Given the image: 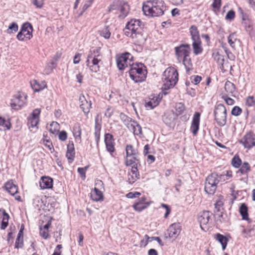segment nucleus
<instances>
[{
  "label": "nucleus",
  "instance_id": "obj_1",
  "mask_svg": "<svg viewBox=\"0 0 255 255\" xmlns=\"http://www.w3.org/2000/svg\"><path fill=\"white\" fill-rule=\"evenodd\" d=\"M143 27V24L141 20L131 19L127 23L124 31L125 35L131 38L134 42L141 44L145 41V37L142 33Z\"/></svg>",
  "mask_w": 255,
  "mask_h": 255
},
{
  "label": "nucleus",
  "instance_id": "obj_2",
  "mask_svg": "<svg viewBox=\"0 0 255 255\" xmlns=\"http://www.w3.org/2000/svg\"><path fill=\"white\" fill-rule=\"evenodd\" d=\"M166 9L164 2L161 0L148 1L146 4H143L142 10L146 15L159 16L164 13Z\"/></svg>",
  "mask_w": 255,
  "mask_h": 255
},
{
  "label": "nucleus",
  "instance_id": "obj_3",
  "mask_svg": "<svg viewBox=\"0 0 255 255\" xmlns=\"http://www.w3.org/2000/svg\"><path fill=\"white\" fill-rule=\"evenodd\" d=\"M100 50V47H97L89 52L86 63L92 72L96 73L100 71V63H102V58Z\"/></svg>",
  "mask_w": 255,
  "mask_h": 255
},
{
  "label": "nucleus",
  "instance_id": "obj_4",
  "mask_svg": "<svg viewBox=\"0 0 255 255\" xmlns=\"http://www.w3.org/2000/svg\"><path fill=\"white\" fill-rule=\"evenodd\" d=\"M162 79L163 82L162 91L168 90L173 88L177 83L178 73L174 68L168 67L163 72Z\"/></svg>",
  "mask_w": 255,
  "mask_h": 255
},
{
  "label": "nucleus",
  "instance_id": "obj_5",
  "mask_svg": "<svg viewBox=\"0 0 255 255\" xmlns=\"http://www.w3.org/2000/svg\"><path fill=\"white\" fill-rule=\"evenodd\" d=\"M214 114L215 120L219 126H225L227 122V110L225 106L219 104L215 108Z\"/></svg>",
  "mask_w": 255,
  "mask_h": 255
},
{
  "label": "nucleus",
  "instance_id": "obj_6",
  "mask_svg": "<svg viewBox=\"0 0 255 255\" xmlns=\"http://www.w3.org/2000/svg\"><path fill=\"white\" fill-rule=\"evenodd\" d=\"M127 159L126 164L127 166H130L138 161V152L137 149L134 148L131 144H128L126 148Z\"/></svg>",
  "mask_w": 255,
  "mask_h": 255
},
{
  "label": "nucleus",
  "instance_id": "obj_7",
  "mask_svg": "<svg viewBox=\"0 0 255 255\" xmlns=\"http://www.w3.org/2000/svg\"><path fill=\"white\" fill-rule=\"evenodd\" d=\"M26 101V96L23 93L18 92L11 100V107L12 109L18 110L24 106Z\"/></svg>",
  "mask_w": 255,
  "mask_h": 255
},
{
  "label": "nucleus",
  "instance_id": "obj_8",
  "mask_svg": "<svg viewBox=\"0 0 255 255\" xmlns=\"http://www.w3.org/2000/svg\"><path fill=\"white\" fill-rule=\"evenodd\" d=\"M212 213L209 211H203L200 213L198 220L202 230L206 231L208 230L207 225L211 221Z\"/></svg>",
  "mask_w": 255,
  "mask_h": 255
},
{
  "label": "nucleus",
  "instance_id": "obj_9",
  "mask_svg": "<svg viewBox=\"0 0 255 255\" xmlns=\"http://www.w3.org/2000/svg\"><path fill=\"white\" fill-rule=\"evenodd\" d=\"M181 231V227L179 223L171 224L167 230L165 234V238H169L175 240L180 234Z\"/></svg>",
  "mask_w": 255,
  "mask_h": 255
},
{
  "label": "nucleus",
  "instance_id": "obj_10",
  "mask_svg": "<svg viewBox=\"0 0 255 255\" xmlns=\"http://www.w3.org/2000/svg\"><path fill=\"white\" fill-rule=\"evenodd\" d=\"M132 58V56L129 53H125L116 59L118 68L120 70H123L128 67V65H131L128 60Z\"/></svg>",
  "mask_w": 255,
  "mask_h": 255
},
{
  "label": "nucleus",
  "instance_id": "obj_11",
  "mask_svg": "<svg viewBox=\"0 0 255 255\" xmlns=\"http://www.w3.org/2000/svg\"><path fill=\"white\" fill-rule=\"evenodd\" d=\"M240 142L245 148L251 149L255 146V134L252 131L248 132Z\"/></svg>",
  "mask_w": 255,
  "mask_h": 255
},
{
  "label": "nucleus",
  "instance_id": "obj_12",
  "mask_svg": "<svg viewBox=\"0 0 255 255\" xmlns=\"http://www.w3.org/2000/svg\"><path fill=\"white\" fill-rule=\"evenodd\" d=\"M145 68V66L141 63H133L130 65V68L128 71L129 74H133L140 75L144 74L145 76H146L147 71Z\"/></svg>",
  "mask_w": 255,
  "mask_h": 255
},
{
  "label": "nucleus",
  "instance_id": "obj_13",
  "mask_svg": "<svg viewBox=\"0 0 255 255\" xmlns=\"http://www.w3.org/2000/svg\"><path fill=\"white\" fill-rule=\"evenodd\" d=\"M40 112V109H35L33 111L31 115L27 118V125L29 128L36 127L39 123Z\"/></svg>",
  "mask_w": 255,
  "mask_h": 255
},
{
  "label": "nucleus",
  "instance_id": "obj_14",
  "mask_svg": "<svg viewBox=\"0 0 255 255\" xmlns=\"http://www.w3.org/2000/svg\"><path fill=\"white\" fill-rule=\"evenodd\" d=\"M200 114L199 112H196L194 115L193 120L190 127V131L194 135H196L199 129Z\"/></svg>",
  "mask_w": 255,
  "mask_h": 255
},
{
  "label": "nucleus",
  "instance_id": "obj_15",
  "mask_svg": "<svg viewBox=\"0 0 255 255\" xmlns=\"http://www.w3.org/2000/svg\"><path fill=\"white\" fill-rule=\"evenodd\" d=\"M175 53L178 56H183V58L189 57L190 53V45L188 44H181L175 48Z\"/></svg>",
  "mask_w": 255,
  "mask_h": 255
},
{
  "label": "nucleus",
  "instance_id": "obj_16",
  "mask_svg": "<svg viewBox=\"0 0 255 255\" xmlns=\"http://www.w3.org/2000/svg\"><path fill=\"white\" fill-rule=\"evenodd\" d=\"M80 107L85 115H87L91 108L92 103L91 101H88L83 95L79 96Z\"/></svg>",
  "mask_w": 255,
  "mask_h": 255
},
{
  "label": "nucleus",
  "instance_id": "obj_17",
  "mask_svg": "<svg viewBox=\"0 0 255 255\" xmlns=\"http://www.w3.org/2000/svg\"><path fill=\"white\" fill-rule=\"evenodd\" d=\"M105 142L107 150L110 153L115 151V142L113 136L110 133H106L105 134Z\"/></svg>",
  "mask_w": 255,
  "mask_h": 255
},
{
  "label": "nucleus",
  "instance_id": "obj_18",
  "mask_svg": "<svg viewBox=\"0 0 255 255\" xmlns=\"http://www.w3.org/2000/svg\"><path fill=\"white\" fill-rule=\"evenodd\" d=\"M39 185L42 189H51L53 187V179L48 176L42 177L39 181Z\"/></svg>",
  "mask_w": 255,
  "mask_h": 255
},
{
  "label": "nucleus",
  "instance_id": "obj_19",
  "mask_svg": "<svg viewBox=\"0 0 255 255\" xmlns=\"http://www.w3.org/2000/svg\"><path fill=\"white\" fill-rule=\"evenodd\" d=\"M33 30L31 24L29 22H26L22 25L20 31L23 33L26 36V39L29 40L32 37Z\"/></svg>",
  "mask_w": 255,
  "mask_h": 255
},
{
  "label": "nucleus",
  "instance_id": "obj_20",
  "mask_svg": "<svg viewBox=\"0 0 255 255\" xmlns=\"http://www.w3.org/2000/svg\"><path fill=\"white\" fill-rule=\"evenodd\" d=\"M130 123L127 127L128 129L132 131L134 135L139 136L142 135V128L138 123L134 120L133 122H130Z\"/></svg>",
  "mask_w": 255,
  "mask_h": 255
},
{
  "label": "nucleus",
  "instance_id": "obj_21",
  "mask_svg": "<svg viewBox=\"0 0 255 255\" xmlns=\"http://www.w3.org/2000/svg\"><path fill=\"white\" fill-rule=\"evenodd\" d=\"M212 56L214 60L217 62L218 64L220 66V69L222 70L224 69V56L221 53L220 51H217L213 53Z\"/></svg>",
  "mask_w": 255,
  "mask_h": 255
},
{
  "label": "nucleus",
  "instance_id": "obj_22",
  "mask_svg": "<svg viewBox=\"0 0 255 255\" xmlns=\"http://www.w3.org/2000/svg\"><path fill=\"white\" fill-rule=\"evenodd\" d=\"M66 157L69 160V162H71L74 160L75 157V148L74 143L72 141H69L67 144Z\"/></svg>",
  "mask_w": 255,
  "mask_h": 255
},
{
  "label": "nucleus",
  "instance_id": "obj_23",
  "mask_svg": "<svg viewBox=\"0 0 255 255\" xmlns=\"http://www.w3.org/2000/svg\"><path fill=\"white\" fill-rule=\"evenodd\" d=\"M119 10L121 12L119 17L123 19L127 16L129 11V5L126 2H121L119 5Z\"/></svg>",
  "mask_w": 255,
  "mask_h": 255
},
{
  "label": "nucleus",
  "instance_id": "obj_24",
  "mask_svg": "<svg viewBox=\"0 0 255 255\" xmlns=\"http://www.w3.org/2000/svg\"><path fill=\"white\" fill-rule=\"evenodd\" d=\"M227 95L235 97L236 87L234 84L229 81L226 82L224 87Z\"/></svg>",
  "mask_w": 255,
  "mask_h": 255
},
{
  "label": "nucleus",
  "instance_id": "obj_25",
  "mask_svg": "<svg viewBox=\"0 0 255 255\" xmlns=\"http://www.w3.org/2000/svg\"><path fill=\"white\" fill-rule=\"evenodd\" d=\"M251 166L247 162H244L241 166L240 168L237 172L238 174L245 175L246 178L248 177V173L251 171Z\"/></svg>",
  "mask_w": 255,
  "mask_h": 255
},
{
  "label": "nucleus",
  "instance_id": "obj_26",
  "mask_svg": "<svg viewBox=\"0 0 255 255\" xmlns=\"http://www.w3.org/2000/svg\"><path fill=\"white\" fill-rule=\"evenodd\" d=\"M91 199L94 201H103L104 199L102 192L98 188H95L94 191L91 193Z\"/></svg>",
  "mask_w": 255,
  "mask_h": 255
},
{
  "label": "nucleus",
  "instance_id": "obj_27",
  "mask_svg": "<svg viewBox=\"0 0 255 255\" xmlns=\"http://www.w3.org/2000/svg\"><path fill=\"white\" fill-rule=\"evenodd\" d=\"M5 189L11 195H14L18 191L17 186L10 181L7 182L4 186Z\"/></svg>",
  "mask_w": 255,
  "mask_h": 255
},
{
  "label": "nucleus",
  "instance_id": "obj_28",
  "mask_svg": "<svg viewBox=\"0 0 255 255\" xmlns=\"http://www.w3.org/2000/svg\"><path fill=\"white\" fill-rule=\"evenodd\" d=\"M232 177V172L231 170L223 171L221 174L218 173V180L220 182H224Z\"/></svg>",
  "mask_w": 255,
  "mask_h": 255
},
{
  "label": "nucleus",
  "instance_id": "obj_29",
  "mask_svg": "<svg viewBox=\"0 0 255 255\" xmlns=\"http://www.w3.org/2000/svg\"><path fill=\"white\" fill-rule=\"evenodd\" d=\"M192 46L193 48V52L195 55H198L202 52L203 48L201 46V39L193 41Z\"/></svg>",
  "mask_w": 255,
  "mask_h": 255
},
{
  "label": "nucleus",
  "instance_id": "obj_30",
  "mask_svg": "<svg viewBox=\"0 0 255 255\" xmlns=\"http://www.w3.org/2000/svg\"><path fill=\"white\" fill-rule=\"evenodd\" d=\"M215 239L222 245V249L224 250L227 247L228 239L220 233H217L215 235Z\"/></svg>",
  "mask_w": 255,
  "mask_h": 255
},
{
  "label": "nucleus",
  "instance_id": "obj_31",
  "mask_svg": "<svg viewBox=\"0 0 255 255\" xmlns=\"http://www.w3.org/2000/svg\"><path fill=\"white\" fill-rule=\"evenodd\" d=\"M239 211L242 217V219L244 220H248L249 214H248V207L245 203L241 204L240 208Z\"/></svg>",
  "mask_w": 255,
  "mask_h": 255
},
{
  "label": "nucleus",
  "instance_id": "obj_32",
  "mask_svg": "<svg viewBox=\"0 0 255 255\" xmlns=\"http://www.w3.org/2000/svg\"><path fill=\"white\" fill-rule=\"evenodd\" d=\"M190 33L192 41L200 40L199 32L197 26L192 25L190 28Z\"/></svg>",
  "mask_w": 255,
  "mask_h": 255
},
{
  "label": "nucleus",
  "instance_id": "obj_33",
  "mask_svg": "<svg viewBox=\"0 0 255 255\" xmlns=\"http://www.w3.org/2000/svg\"><path fill=\"white\" fill-rule=\"evenodd\" d=\"M217 185L214 183H205V191L208 194L213 195L215 192Z\"/></svg>",
  "mask_w": 255,
  "mask_h": 255
},
{
  "label": "nucleus",
  "instance_id": "obj_34",
  "mask_svg": "<svg viewBox=\"0 0 255 255\" xmlns=\"http://www.w3.org/2000/svg\"><path fill=\"white\" fill-rule=\"evenodd\" d=\"M240 40L237 38V35L235 33H232L229 35L228 37V42L230 45L233 49L236 48V43L237 42H239Z\"/></svg>",
  "mask_w": 255,
  "mask_h": 255
},
{
  "label": "nucleus",
  "instance_id": "obj_35",
  "mask_svg": "<svg viewBox=\"0 0 255 255\" xmlns=\"http://www.w3.org/2000/svg\"><path fill=\"white\" fill-rule=\"evenodd\" d=\"M218 173L217 172H213L211 174L209 175L206 179V183H214L217 185L219 183V180H218Z\"/></svg>",
  "mask_w": 255,
  "mask_h": 255
},
{
  "label": "nucleus",
  "instance_id": "obj_36",
  "mask_svg": "<svg viewBox=\"0 0 255 255\" xmlns=\"http://www.w3.org/2000/svg\"><path fill=\"white\" fill-rule=\"evenodd\" d=\"M183 64L185 67L187 73L190 74V71L192 70V64L189 56L183 58Z\"/></svg>",
  "mask_w": 255,
  "mask_h": 255
},
{
  "label": "nucleus",
  "instance_id": "obj_37",
  "mask_svg": "<svg viewBox=\"0 0 255 255\" xmlns=\"http://www.w3.org/2000/svg\"><path fill=\"white\" fill-rule=\"evenodd\" d=\"M2 220L1 224L0 229L1 230H4L8 225V220L9 216L8 214L5 212V210H2Z\"/></svg>",
  "mask_w": 255,
  "mask_h": 255
},
{
  "label": "nucleus",
  "instance_id": "obj_38",
  "mask_svg": "<svg viewBox=\"0 0 255 255\" xmlns=\"http://www.w3.org/2000/svg\"><path fill=\"white\" fill-rule=\"evenodd\" d=\"M31 86L32 89L35 92H39L43 90L44 88L46 87V85L45 82H44L43 85H41L39 84L36 80H33V81L31 82Z\"/></svg>",
  "mask_w": 255,
  "mask_h": 255
},
{
  "label": "nucleus",
  "instance_id": "obj_39",
  "mask_svg": "<svg viewBox=\"0 0 255 255\" xmlns=\"http://www.w3.org/2000/svg\"><path fill=\"white\" fill-rule=\"evenodd\" d=\"M159 103V101L157 98L156 99L153 98L145 103V107L147 110H151L158 105Z\"/></svg>",
  "mask_w": 255,
  "mask_h": 255
},
{
  "label": "nucleus",
  "instance_id": "obj_40",
  "mask_svg": "<svg viewBox=\"0 0 255 255\" xmlns=\"http://www.w3.org/2000/svg\"><path fill=\"white\" fill-rule=\"evenodd\" d=\"M150 205V202H146L145 204H143L137 202L133 205V208L135 211L141 212L143 210L146 209Z\"/></svg>",
  "mask_w": 255,
  "mask_h": 255
},
{
  "label": "nucleus",
  "instance_id": "obj_41",
  "mask_svg": "<svg viewBox=\"0 0 255 255\" xmlns=\"http://www.w3.org/2000/svg\"><path fill=\"white\" fill-rule=\"evenodd\" d=\"M130 78L134 81L135 83H141L143 82L146 78L144 74L141 75L137 74H129Z\"/></svg>",
  "mask_w": 255,
  "mask_h": 255
},
{
  "label": "nucleus",
  "instance_id": "obj_42",
  "mask_svg": "<svg viewBox=\"0 0 255 255\" xmlns=\"http://www.w3.org/2000/svg\"><path fill=\"white\" fill-rule=\"evenodd\" d=\"M175 114L176 116L181 115L185 110V107L182 103H177L175 105Z\"/></svg>",
  "mask_w": 255,
  "mask_h": 255
},
{
  "label": "nucleus",
  "instance_id": "obj_43",
  "mask_svg": "<svg viewBox=\"0 0 255 255\" xmlns=\"http://www.w3.org/2000/svg\"><path fill=\"white\" fill-rule=\"evenodd\" d=\"M0 126L5 128L4 130L10 129L11 127L10 120L9 119L6 120L4 118L0 117Z\"/></svg>",
  "mask_w": 255,
  "mask_h": 255
},
{
  "label": "nucleus",
  "instance_id": "obj_44",
  "mask_svg": "<svg viewBox=\"0 0 255 255\" xmlns=\"http://www.w3.org/2000/svg\"><path fill=\"white\" fill-rule=\"evenodd\" d=\"M110 30L109 26H106L102 30L99 31V33L105 39H109L111 36Z\"/></svg>",
  "mask_w": 255,
  "mask_h": 255
},
{
  "label": "nucleus",
  "instance_id": "obj_45",
  "mask_svg": "<svg viewBox=\"0 0 255 255\" xmlns=\"http://www.w3.org/2000/svg\"><path fill=\"white\" fill-rule=\"evenodd\" d=\"M56 66V63H55L54 61H52L51 62H50L45 67L44 69V73L45 74L48 75L52 72L53 69L55 68Z\"/></svg>",
  "mask_w": 255,
  "mask_h": 255
},
{
  "label": "nucleus",
  "instance_id": "obj_46",
  "mask_svg": "<svg viewBox=\"0 0 255 255\" xmlns=\"http://www.w3.org/2000/svg\"><path fill=\"white\" fill-rule=\"evenodd\" d=\"M232 164L235 168H239L242 164L240 157L236 155L232 159Z\"/></svg>",
  "mask_w": 255,
  "mask_h": 255
},
{
  "label": "nucleus",
  "instance_id": "obj_47",
  "mask_svg": "<svg viewBox=\"0 0 255 255\" xmlns=\"http://www.w3.org/2000/svg\"><path fill=\"white\" fill-rule=\"evenodd\" d=\"M49 131L52 134H56L59 131V125L56 122H53L50 125Z\"/></svg>",
  "mask_w": 255,
  "mask_h": 255
},
{
  "label": "nucleus",
  "instance_id": "obj_48",
  "mask_svg": "<svg viewBox=\"0 0 255 255\" xmlns=\"http://www.w3.org/2000/svg\"><path fill=\"white\" fill-rule=\"evenodd\" d=\"M73 132L76 138L81 139V129L79 124H75L73 127Z\"/></svg>",
  "mask_w": 255,
  "mask_h": 255
},
{
  "label": "nucleus",
  "instance_id": "obj_49",
  "mask_svg": "<svg viewBox=\"0 0 255 255\" xmlns=\"http://www.w3.org/2000/svg\"><path fill=\"white\" fill-rule=\"evenodd\" d=\"M120 118L127 127L131 124L130 122L133 121L131 118L128 117L123 113H121Z\"/></svg>",
  "mask_w": 255,
  "mask_h": 255
},
{
  "label": "nucleus",
  "instance_id": "obj_50",
  "mask_svg": "<svg viewBox=\"0 0 255 255\" xmlns=\"http://www.w3.org/2000/svg\"><path fill=\"white\" fill-rule=\"evenodd\" d=\"M18 29V25L16 22H12L10 24L7 29V32L8 33H12L13 32H16L17 31Z\"/></svg>",
  "mask_w": 255,
  "mask_h": 255
},
{
  "label": "nucleus",
  "instance_id": "obj_51",
  "mask_svg": "<svg viewBox=\"0 0 255 255\" xmlns=\"http://www.w3.org/2000/svg\"><path fill=\"white\" fill-rule=\"evenodd\" d=\"M243 24L244 26L245 29L249 34H251V32L253 30V25L251 22L249 21H245L243 22Z\"/></svg>",
  "mask_w": 255,
  "mask_h": 255
},
{
  "label": "nucleus",
  "instance_id": "obj_52",
  "mask_svg": "<svg viewBox=\"0 0 255 255\" xmlns=\"http://www.w3.org/2000/svg\"><path fill=\"white\" fill-rule=\"evenodd\" d=\"M246 105L249 107H253L255 105V98L253 96H248L246 99Z\"/></svg>",
  "mask_w": 255,
  "mask_h": 255
},
{
  "label": "nucleus",
  "instance_id": "obj_53",
  "mask_svg": "<svg viewBox=\"0 0 255 255\" xmlns=\"http://www.w3.org/2000/svg\"><path fill=\"white\" fill-rule=\"evenodd\" d=\"M242 112V110L241 108L238 106H235L231 112V114L232 115L235 116H239Z\"/></svg>",
  "mask_w": 255,
  "mask_h": 255
},
{
  "label": "nucleus",
  "instance_id": "obj_54",
  "mask_svg": "<svg viewBox=\"0 0 255 255\" xmlns=\"http://www.w3.org/2000/svg\"><path fill=\"white\" fill-rule=\"evenodd\" d=\"M23 246V238L17 237L15 243V248H22Z\"/></svg>",
  "mask_w": 255,
  "mask_h": 255
},
{
  "label": "nucleus",
  "instance_id": "obj_55",
  "mask_svg": "<svg viewBox=\"0 0 255 255\" xmlns=\"http://www.w3.org/2000/svg\"><path fill=\"white\" fill-rule=\"evenodd\" d=\"M190 80L195 85H197L201 82L202 77L198 75H194L190 77Z\"/></svg>",
  "mask_w": 255,
  "mask_h": 255
},
{
  "label": "nucleus",
  "instance_id": "obj_56",
  "mask_svg": "<svg viewBox=\"0 0 255 255\" xmlns=\"http://www.w3.org/2000/svg\"><path fill=\"white\" fill-rule=\"evenodd\" d=\"M94 0H86L82 8V11L81 13V15L92 4Z\"/></svg>",
  "mask_w": 255,
  "mask_h": 255
},
{
  "label": "nucleus",
  "instance_id": "obj_57",
  "mask_svg": "<svg viewBox=\"0 0 255 255\" xmlns=\"http://www.w3.org/2000/svg\"><path fill=\"white\" fill-rule=\"evenodd\" d=\"M89 166H86L84 167H79L78 168V172L79 173L81 177L85 178L86 177V171L88 169Z\"/></svg>",
  "mask_w": 255,
  "mask_h": 255
},
{
  "label": "nucleus",
  "instance_id": "obj_58",
  "mask_svg": "<svg viewBox=\"0 0 255 255\" xmlns=\"http://www.w3.org/2000/svg\"><path fill=\"white\" fill-rule=\"evenodd\" d=\"M31 1L37 8H41L44 4V0H31Z\"/></svg>",
  "mask_w": 255,
  "mask_h": 255
},
{
  "label": "nucleus",
  "instance_id": "obj_59",
  "mask_svg": "<svg viewBox=\"0 0 255 255\" xmlns=\"http://www.w3.org/2000/svg\"><path fill=\"white\" fill-rule=\"evenodd\" d=\"M235 17V11L233 10H230L227 12L226 15V19L229 20H232L234 19Z\"/></svg>",
  "mask_w": 255,
  "mask_h": 255
},
{
  "label": "nucleus",
  "instance_id": "obj_60",
  "mask_svg": "<svg viewBox=\"0 0 255 255\" xmlns=\"http://www.w3.org/2000/svg\"><path fill=\"white\" fill-rule=\"evenodd\" d=\"M40 235L44 239H47L49 237L48 230L43 229L40 228Z\"/></svg>",
  "mask_w": 255,
  "mask_h": 255
},
{
  "label": "nucleus",
  "instance_id": "obj_61",
  "mask_svg": "<svg viewBox=\"0 0 255 255\" xmlns=\"http://www.w3.org/2000/svg\"><path fill=\"white\" fill-rule=\"evenodd\" d=\"M161 207H162L166 209V212L164 214V217L165 218H166L171 212V208L169 206H168V205L163 204V203L161 204Z\"/></svg>",
  "mask_w": 255,
  "mask_h": 255
},
{
  "label": "nucleus",
  "instance_id": "obj_62",
  "mask_svg": "<svg viewBox=\"0 0 255 255\" xmlns=\"http://www.w3.org/2000/svg\"><path fill=\"white\" fill-rule=\"evenodd\" d=\"M222 98L225 101L226 103L229 105H233L234 104L235 101L231 98H229L228 95H223Z\"/></svg>",
  "mask_w": 255,
  "mask_h": 255
},
{
  "label": "nucleus",
  "instance_id": "obj_63",
  "mask_svg": "<svg viewBox=\"0 0 255 255\" xmlns=\"http://www.w3.org/2000/svg\"><path fill=\"white\" fill-rule=\"evenodd\" d=\"M239 11L240 14L241 15V17H242V20L244 22L249 21V19L248 18V16L246 13H244L243 10L241 7L239 8Z\"/></svg>",
  "mask_w": 255,
  "mask_h": 255
},
{
  "label": "nucleus",
  "instance_id": "obj_64",
  "mask_svg": "<svg viewBox=\"0 0 255 255\" xmlns=\"http://www.w3.org/2000/svg\"><path fill=\"white\" fill-rule=\"evenodd\" d=\"M141 193L138 192H129L126 195V197L128 198H134L138 197L139 195H140Z\"/></svg>",
  "mask_w": 255,
  "mask_h": 255
}]
</instances>
